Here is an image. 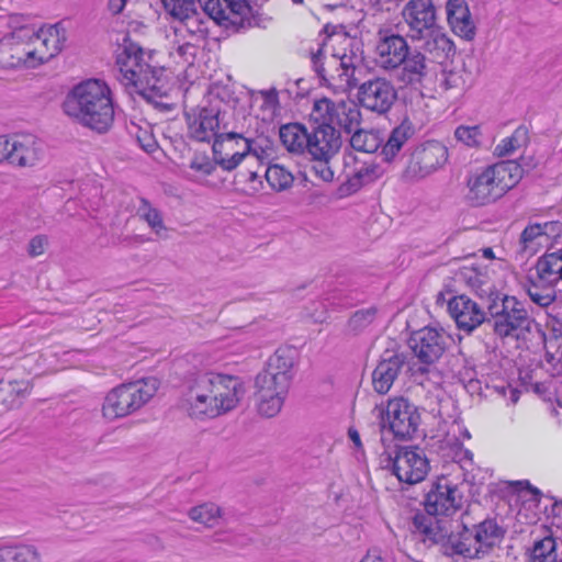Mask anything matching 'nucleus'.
<instances>
[{
    "label": "nucleus",
    "mask_w": 562,
    "mask_h": 562,
    "mask_svg": "<svg viewBox=\"0 0 562 562\" xmlns=\"http://www.w3.org/2000/svg\"><path fill=\"white\" fill-rule=\"evenodd\" d=\"M64 24L41 27L21 25L0 37V67L13 70L37 69L58 56L67 42Z\"/></svg>",
    "instance_id": "f257e3e1"
},
{
    "label": "nucleus",
    "mask_w": 562,
    "mask_h": 562,
    "mask_svg": "<svg viewBox=\"0 0 562 562\" xmlns=\"http://www.w3.org/2000/svg\"><path fill=\"white\" fill-rule=\"evenodd\" d=\"M245 393L240 378L218 371L194 374L182 397V408L196 420L214 419L239 405Z\"/></svg>",
    "instance_id": "f03ea898"
},
{
    "label": "nucleus",
    "mask_w": 562,
    "mask_h": 562,
    "mask_svg": "<svg viewBox=\"0 0 562 562\" xmlns=\"http://www.w3.org/2000/svg\"><path fill=\"white\" fill-rule=\"evenodd\" d=\"M117 65L124 85L134 89L160 112H173L172 88L162 69L151 68L145 53L135 43L125 42L117 55Z\"/></svg>",
    "instance_id": "7ed1b4c3"
},
{
    "label": "nucleus",
    "mask_w": 562,
    "mask_h": 562,
    "mask_svg": "<svg viewBox=\"0 0 562 562\" xmlns=\"http://www.w3.org/2000/svg\"><path fill=\"white\" fill-rule=\"evenodd\" d=\"M294 366V350L281 346L268 357L255 375L252 398L260 416L271 418L282 411L292 383Z\"/></svg>",
    "instance_id": "20e7f679"
},
{
    "label": "nucleus",
    "mask_w": 562,
    "mask_h": 562,
    "mask_svg": "<svg viewBox=\"0 0 562 562\" xmlns=\"http://www.w3.org/2000/svg\"><path fill=\"white\" fill-rule=\"evenodd\" d=\"M63 110L76 123L99 134L113 125L112 92L102 80L89 79L75 86L66 95Z\"/></svg>",
    "instance_id": "39448f33"
},
{
    "label": "nucleus",
    "mask_w": 562,
    "mask_h": 562,
    "mask_svg": "<svg viewBox=\"0 0 562 562\" xmlns=\"http://www.w3.org/2000/svg\"><path fill=\"white\" fill-rule=\"evenodd\" d=\"M160 386L157 376H145L110 389L100 405L101 418L115 423L132 416L156 396Z\"/></svg>",
    "instance_id": "423d86ee"
},
{
    "label": "nucleus",
    "mask_w": 562,
    "mask_h": 562,
    "mask_svg": "<svg viewBox=\"0 0 562 562\" xmlns=\"http://www.w3.org/2000/svg\"><path fill=\"white\" fill-rule=\"evenodd\" d=\"M520 177L519 166L512 161L486 167L469 177L465 198L474 206L492 204L512 190Z\"/></svg>",
    "instance_id": "0eeeda50"
},
{
    "label": "nucleus",
    "mask_w": 562,
    "mask_h": 562,
    "mask_svg": "<svg viewBox=\"0 0 562 562\" xmlns=\"http://www.w3.org/2000/svg\"><path fill=\"white\" fill-rule=\"evenodd\" d=\"M383 437L396 440H411L422 423V414L413 402L404 396H393L374 408Z\"/></svg>",
    "instance_id": "6e6552de"
},
{
    "label": "nucleus",
    "mask_w": 562,
    "mask_h": 562,
    "mask_svg": "<svg viewBox=\"0 0 562 562\" xmlns=\"http://www.w3.org/2000/svg\"><path fill=\"white\" fill-rule=\"evenodd\" d=\"M528 295L540 306H549L555 300L554 288L562 282V252L541 256L528 274Z\"/></svg>",
    "instance_id": "1a4fd4ad"
},
{
    "label": "nucleus",
    "mask_w": 562,
    "mask_h": 562,
    "mask_svg": "<svg viewBox=\"0 0 562 562\" xmlns=\"http://www.w3.org/2000/svg\"><path fill=\"white\" fill-rule=\"evenodd\" d=\"M45 156L42 140L30 133H8L0 135V164L16 169H33Z\"/></svg>",
    "instance_id": "9d476101"
},
{
    "label": "nucleus",
    "mask_w": 562,
    "mask_h": 562,
    "mask_svg": "<svg viewBox=\"0 0 562 562\" xmlns=\"http://www.w3.org/2000/svg\"><path fill=\"white\" fill-rule=\"evenodd\" d=\"M349 43L347 38L339 42L338 47H334V52L328 54L327 46L319 53L317 57V70L322 78L335 88H346L351 85L357 56L352 52H347L346 45Z\"/></svg>",
    "instance_id": "9b49d317"
},
{
    "label": "nucleus",
    "mask_w": 562,
    "mask_h": 562,
    "mask_svg": "<svg viewBox=\"0 0 562 562\" xmlns=\"http://www.w3.org/2000/svg\"><path fill=\"white\" fill-rule=\"evenodd\" d=\"M341 137L335 127H317L308 138L307 149L315 164L313 170L323 181L334 179L331 160L339 154Z\"/></svg>",
    "instance_id": "f8f14e48"
},
{
    "label": "nucleus",
    "mask_w": 562,
    "mask_h": 562,
    "mask_svg": "<svg viewBox=\"0 0 562 562\" xmlns=\"http://www.w3.org/2000/svg\"><path fill=\"white\" fill-rule=\"evenodd\" d=\"M448 160L447 147L437 140H429L416 147L403 170L407 181L425 179L442 168Z\"/></svg>",
    "instance_id": "ddd939ff"
},
{
    "label": "nucleus",
    "mask_w": 562,
    "mask_h": 562,
    "mask_svg": "<svg viewBox=\"0 0 562 562\" xmlns=\"http://www.w3.org/2000/svg\"><path fill=\"white\" fill-rule=\"evenodd\" d=\"M383 168L370 157L349 155L344 162V181L339 186V194L349 196L363 187L383 177Z\"/></svg>",
    "instance_id": "4468645a"
},
{
    "label": "nucleus",
    "mask_w": 562,
    "mask_h": 562,
    "mask_svg": "<svg viewBox=\"0 0 562 562\" xmlns=\"http://www.w3.org/2000/svg\"><path fill=\"white\" fill-rule=\"evenodd\" d=\"M494 330L501 337H519L528 326V314L522 303L515 296H504L490 306Z\"/></svg>",
    "instance_id": "2eb2a0df"
},
{
    "label": "nucleus",
    "mask_w": 562,
    "mask_h": 562,
    "mask_svg": "<svg viewBox=\"0 0 562 562\" xmlns=\"http://www.w3.org/2000/svg\"><path fill=\"white\" fill-rule=\"evenodd\" d=\"M311 120L318 124V127L339 126L351 130L359 124L360 112L351 102H334L323 98L314 102Z\"/></svg>",
    "instance_id": "dca6fc26"
},
{
    "label": "nucleus",
    "mask_w": 562,
    "mask_h": 562,
    "mask_svg": "<svg viewBox=\"0 0 562 562\" xmlns=\"http://www.w3.org/2000/svg\"><path fill=\"white\" fill-rule=\"evenodd\" d=\"M463 501L458 484L446 476L438 477L426 495L425 509L431 516H450L457 513Z\"/></svg>",
    "instance_id": "f3484780"
},
{
    "label": "nucleus",
    "mask_w": 562,
    "mask_h": 562,
    "mask_svg": "<svg viewBox=\"0 0 562 562\" xmlns=\"http://www.w3.org/2000/svg\"><path fill=\"white\" fill-rule=\"evenodd\" d=\"M430 471L426 453L416 447L398 450L393 459V473L400 482L414 485L423 482Z\"/></svg>",
    "instance_id": "a211bd4d"
},
{
    "label": "nucleus",
    "mask_w": 562,
    "mask_h": 562,
    "mask_svg": "<svg viewBox=\"0 0 562 562\" xmlns=\"http://www.w3.org/2000/svg\"><path fill=\"white\" fill-rule=\"evenodd\" d=\"M250 150L247 138L237 133H225L216 136L213 144V157L222 169H235Z\"/></svg>",
    "instance_id": "6ab92c4d"
},
{
    "label": "nucleus",
    "mask_w": 562,
    "mask_h": 562,
    "mask_svg": "<svg viewBox=\"0 0 562 562\" xmlns=\"http://www.w3.org/2000/svg\"><path fill=\"white\" fill-rule=\"evenodd\" d=\"M204 12L225 27L239 26L249 14L245 0H200Z\"/></svg>",
    "instance_id": "aec40b11"
},
{
    "label": "nucleus",
    "mask_w": 562,
    "mask_h": 562,
    "mask_svg": "<svg viewBox=\"0 0 562 562\" xmlns=\"http://www.w3.org/2000/svg\"><path fill=\"white\" fill-rule=\"evenodd\" d=\"M409 346L420 362L430 364L445 351V335L435 328L425 327L413 334Z\"/></svg>",
    "instance_id": "412c9836"
},
{
    "label": "nucleus",
    "mask_w": 562,
    "mask_h": 562,
    "mask_svg": "<svg viewBox=\"0 0 562 562\" xmlns=\"http://www.w3.org/2000/svg\"><path fill=\"white\" fill-rule=\"evenodd\" d=\"M218 115L220 112L215 108L190 109L186 114L189 137L198 142H209L220 127Z\"/></svg>",
    "instance_id": "4be33fe9"
},
{
    "label": "nucleus",
    "mask_w": 562,
    "mask_h": 562,
    "mask_svg": "<svg viewBox=\"0 0 562 562\" xmlns=\"http://www.w3.org/2000/svg\"><path fill=\"white\" fill-rule=\"evenodd\" d=\"M408 56V45L404 37L395 34H380L375 46V63L383 69H395Z\"/></svg>",
    "instance_id": "5701e85b"
},
{
    "label": "nucleus",
    "mask_w": 562,
    "mask_h": 562,
    "mask_svg": "<svg viewBox=\"0 0 562 562\" xmlns=\"http://www.w3.org/2000/svg\"><path fill=\"white\" fill-rule=\"evenodd\" d=\"M33 390L32 380L27 376H18L14 373L0 380V411L11 412L19 409Z\"/></svg>",
    "instance_id": "b1692460"
},
{
    "label": "nucleus",
    "mask_w": 562,
    "mask_h": 562,
    "mask_svg": "<svg viewBox=\"0 0 562 562\" xmlns=\"http://www.w3.org/2000/svg\"><path fill=\"white\" fill-rule=\"evenodd\" d=\"M359 100L364 108L384 113L394 102L395 91L389 81L379 78L360 87Z\"/></svg>",
    "instance_id": "393cba45"
},
{
    "label": "nucleus",
    "mask_w": 562,
    "mask_h": 562,
    "mask_svg": "<svg viewBox=\"0 0 562 562\" xmlns=\"http://www.w3.org/2000/svg\"><path fill=\"white\" fill-rule=\"evenodd\" d=\"M561 233L562 225L558 222L532 224L522 231L520 243L525 250L536 254L541 249L553 247Z\"/></svg>",
    "instance_id": "a878e982"
},
{
    "label": "nucleus",
    "mask_w": 562,
    "mask_h": 562,
    "mask_svg": "<svg viewBox=\"0 0 562 562\" xmlns=\"http://www.w3.org/2000/svg\"><path fill=\"white\" fill-rule=\"evenodd\" d=\"M448 311L458 327L468 331L480 326L485 318V313L477 303L463 294L456 295L448 302Z\"/></svg>",
    "instance_id": "bb28decb"
},
{
    "label": "nucleus",
    "mask_w": 562,
    "mask_h": 562,
    "mask_svg": "<svg viewBox=\"0 0 562 562\" xmlns=\"http://www.w3.org/2000/svg\"><path fill=\"white\" fill-rule=\"evenodd\" d=\"M403 16L411 30L419 35L436 26V12L430 0H411L404 8Z\"/></svg>",
    "instance_id": "cd10ccee"
},
{
    "label": "nucleus",
    "mask_w": 562,
    "mask_h": 562,
    "mask_svg": "<svg viewBox=\"0 0 562 562\" xmlns=\"http://www.w3.org/2000/svg\"><path fill=\"white\" fill-rule=\"evenodd\" d=\"M416 531L424 541L440 543L448 548L450 532L453 531L456 521L450 519H438L436 517H417L414 521Z\"/></svg>",
    "instance_id": "c85d7f7f"
},
{
    "label": "nucleus",
    "mask_w": 562,
    "mask_h": 562,
    "mask_svg": "<svg viewBox=\"0 0 562 562\" xmlns=\"http://www.w3.org/2000/svg\"><path fill=\"white\" fill-rule=\"evenodd\" d=\"M404 363V358L398 353H387L373 371L372 383L374 390L380 394H386Z\"/></svg>",
    "instance_id": "c756f323"
},
{
    "label": "nucleus",
    "mask_w": 562,
    "mask_h": 562,
    "mask_svg": "<svg viewBox=\"0 0 562 562\" xmlns=\"http://www.w3.org/2000/svg\"><path fill=\"white\" fill-rule=\"evenodd\" d=\"M447 18L457 35L465 40L473 37L475 26L465 0H448Z\"/></svg>",
    "instance_id": "7c9ffc66"
},
{
    "label": "nucleus",
    "mask_w": 562,
    "mask_h": 562,
    "mask_svg": "<svg viewBox=\"0 0 562 562\" xmlns=\"http://www.w3.org/2000/svg\"><path fill=\"white\" fill-rule=\"evenodd\" d=\"M187 515L191 522L205 529H213L222 522L225 512L220 504L205 501L191 506Z\"/></svg>",
    "instance_id": "2f4dec72"
},
{
    "label": "nucleus",
    "mask_w": 562,
    "mask_h": 562,
    "mask_svg": "<svg viewBox=\"0 0 562 562\" xmlns=\"http://www.w3.org/2000/svg\"><path fill=\"white\" fill-rule=\"evenodd\" d=\"M480 258L486 262L479 265V277L491 279L497 274L498 270L506 269L508 266V252L502 245H494L479 249Z\"/></svg>",
    "instance_id": "473e14b6"
},
{
    "label": "nucleus",
    "mask_w": 562,
    "mask_h": 562,
    "mask_svg": "<svg viewBox=\"0 0 562 562\" xmlns=\"http://www.w3.org/2000/svg\"><path fill=\"white\" fill-rule=\"evenodd\" d=\"M470 87L463 69H443L436 79V90L448 97L463 94Z\"/></svg>",
    "instance_id": "72a5a7b5"
},
{
    "label": "nucleus",
    "mask_w": 562,
    "mask_h": 562,
    "mask_svg": "<svg viewBox=\"0 0 562 562\" xmlns=\"http://www.w3.org/2000/svg\"><path fill=\"white\" fill-rule=\"evenodd\" d=\"M448 549L471 559L480 558L481 555L477 546L474 543V527L472 529H467L456 521L454 529L450 532Z\"/></svg>",
    "instance_id": "f704fd0d"
},
{
    "label": "nucleus",
    "mask_w": 562,
    "mask_h": 562,
    "mask_svg": "<svg viewBox=\"0 0 562 562\" xmlns=\"http://www.w3.org/2000/svg\"><path fill=\"white\" fill-rule=\"evenodd\" d=\"M502 538L503 531L493 520H485L474 526V543L477 546L480 555L497 546Z\"/></svg>",
    "instance_id": "c9c22d12"
},
{
    "label": "nucleus",
    "mask_w": 562,
    "mask_h": 562,
    "mask_svg": "<svg viewBox=\"0 0 562 562\" xmlns=\"http://www.w3.org/2000/svg\"><path fill=\"white\" fill-rule=\"evenodd\" d=\"M412 134L413 127L407 121L402 122L397 127H395L382 148L384 160L392 161Z\"/></svg>",
    "instance_id": "e433bc0d"
},
{
    "label": "nucleus",
    "mask_w": 562,
    "mask_h": 562,
    "mask_svg": "<svg viewBox=\"0 0 562 562\" xmlns=\"http://www.w3.org/2000/svg\"><path fill=\"white\" fill-rule=\"evenodd\" d=\"M280 138L289 151L301 153L307 147L310 136L302 125L295 123L282 126Z\"/></svg>",
    "instance_id": "4c0bfd02"
},
{
    "label": "nucleus",
    "mask_w": 562,
    "mask_h": 562,
    "mask_svg": "<svg viewBox=\"0 0 562 562\" xmlns=\"http://www.w3.org/2000/svg\"><path fill=\"white\" fill-rule=\"evenodd\" d=\"M166 13L173 20L188 23L198 13L200 0H161Z\"/></svg>",
    "instance_id": "58836bf2"
},
{
    "label": "nucleus",
    "mask_w": 562,
    "mask_h": 562,
    "mask_svg": "<svg viewBox=\"0 0 562 562\" xmlns=\"http://www.w3.org/2000/svg\"><path fill=\"white\" fill-rule=\"evenodd\" d=\"M265 178L270 189L274 192L289 190L295 179L293 172L280 164L270 165L265 172Z\"/></svg>",
    "instance_id": "ea45409f"
},
{
    "label": "nucleus",
    "mask_w": 562,
    "mask_h": 562,
    "mask_svg": "<svg viewBox=\"0 0 562 562\" xmlns=\"http://www.w3.org/2000/svg\"><path fill=\"white\" fill-rule=\"evenodd\" d=\"M1 562H41L37 549L30 544L0 549Z\"/></svg>",
    "instance_id": "a19ab883"
},
{
    "label": "nucleus",
    "mask_w": 562,
    "mask_h": 562,
    "mask_svg": "<svg viewBox=\"0 0 562 562\" xmlns=\"http://www.w3.org/2000/svg\"><path fill=\"white\" fill-rule=\"evenodd\" d=\"M162 159L168 158L172 162L182 160L188 151V145L182 136L171 135L170 130L161 140Z\"/></svg>",
    "instance_id": "79ce46f5"
},
{
    "label": "nucleus",
    "mask_w": 562,
    "mask_h": 562,
    "mask_svg": "<svg viewBox=\"0 0 562 562\" xmlns=\"http://www.w3.org/2000/svg\"><path fill=\"white\" fill-rule=\"evenodd\" d=\"M381 143L382 138L379 133L373 131L360 130L355 132L350 138L351 147L361 153H374Z\"/></svg>",
    "instance_id": "37998d69"
},
{
    "label": "nucleus",
    "mask_w": 562,
    "mask_h": 562,
    "mask_svg": "<svg viewBox=\"0 0 562 562\" xmlns=\"http://www.w3.org/2000/svg\"><path fill=\"white\" fill-rule=\"evenodd\" d=\"M454 137L468 147H479L483 138L482 127L477 124L460 125L454 131Z\"/></svg>",
    "instance_id": "c03bdc74"
},
{
    "label": "nucleus",
    "mask_w": 562,
    "mask_h": 562,
    "mask_svg": "<svg viewBox=\"0 0 562 562\" xmlns=\"http://www.w3.org/2000/svg\"><path fill=\"white\" fill-rule=\"evenodd\" d=\"M217 166L214 158L212 159L203 153H196L190 162V169L195 172L196 177L201 180H206L209 177L213 176Z\"/></svg>",
    "instance_id": "a18cd8bd"
},
{
    "label": "nucleus",
    "mask_w": 562,
    "mask_h": 562,
    "mask_svg": "<svg viewBox=\"0 0 562 562\" xmlns=\"http://www.w3.org/2000/svg\"><path fill=\"white\" fill-rule=\"evenodd\" d=\"M43 356L40 352H32L18 358L14 361L13 370L24 372L26 375L35 374L43 369Z\"/></svg>",
    "instance_id": "49530a36"
},
{
    "label": "nucleus",
    "mask_w": 562,
    "mask_h": 562,
    "mask_svg": "<svg viewBox=\"0 0 562 562\" xmlns=\"http://www.w3.org/2000/svg\"><path fill=\"white\" fill-rule=\"evenodd\" d=\"M426 64L424 56L416 54L406 58L404 75L408 82H418L425 76Z\"/></svg>",
    "instance_id": "de8ad7c7"
},
{
    "label": "nucleus",
    "mask_w": 562,
    "mask_h": 562,
    "mask_svg": "<svg viewBox=\"0 0 562 562\" xmlns=\"http://www.w3.org/2000/svg\"><path fill=\"white\" fill-rule=\"evenodd\" d=\"M238 183L243 191L249 195L258 193L263 187L258 171L250 168L238 173Z\"/></svg>",
    "instance_id": "09e8293b"
},
{
    "label": "nucleus",
    "mask_w": 562,
    "mask_h": 562,
    "mask_svg": "<svg viewBox=\"0 0 562 562\" xmlns=\"http://www.w3.org/2000/svg\"><path fill=\"white\" fill-rule=\"evenodd\" d=\"M137 140L140 147L155 160H162L161 143H157L151 132L147 130H140L137 134Z\"/></svg>",
    "instance_id": "8fccbe9b"
},
{
    "label": "nucleus",
    "mask_w": 562,
    "mask_h": 562,
    "mask_svg": "<svg viewBox=\"0 0 562 562\" xmlns=\"http://www.w3.org/2000/svg\"><path fill=\"white\" fill-rule=\"evenodd\" d=\"M142 217L147 222L155 234L161 235L166 231L162 217L157 210L147 207L143 211Z\"/></svg>",
    "instance_id": "3c124183"
},
{
    "label": "nucleus",
    "mask_w": 562,
    "mask_h": 562,
    "mask_svg": "<svg viewBox=\"0 0 562 562\" xmlns=\"http://www.w3.org/2000/svg\"><path fill=\"white\" fill-rule=\"evenodd\" d=\"M374 315H375V311L371 310V308L358 311L349 319L348 326L352 330H358L361 327L371 323L374 318Z\"/></svg>",
    "instance_id": "603ef678"
},
{
    "label": "nucleus",
    "mask_w": 562,
    "mask_h": 562,
    "mask_svg": "<svg viewBox=\"0 0 562 562\" xmlns=\"http://www.w3.org/2000/svg\"><path fill=\"white\" fill-rule=\"evenodd\" d=\"M48 247V239L46 236L36 235L32 237L27 244V254L32 258L41 257L45 254Z\"/></svg>",
    "instance_id": "864d4df0"
},
{
    "label": "nucleus",
    "mask_w": 562,
    "mask_h": 562,
    "mask_svg": "<svg viewBox=\"0 0 562 562\" xmlns=\"http://www.w3.org/2000/svg\"><path fill=\"white\" fill-rule=\"evenodd\" d=\"M359 562H386L383 552L376 548L370 549Z\"/></svg>",
    "instance_id": "5fc2aeb1"
},
{
    "label": "nucleus",
    "mask_w": 562,
    "mask_h": 562,
    "mask_svg": "<svg viewBox=\"0 0 562 562\" xmlns=\"http://www.w3.org/2000/svg\"><path fill=\"white\" fill-rule=\"evenodd\" d=\"M126 1L127 0H109L108 9L114 15L120 14L124 10Z\"/></svg>",
    "instance_id": "6e6d98bb"
},
{
    "label": "nucleus",
    "mask_w": 562,
    "mask_h": 562,
    "mask_svg": "<svg viewBox=\"0 0 562 562\" xmlns=\"http://www.w3.org/2000/svg\"><path fill=\"white\" fill-rule=\"evenodd\" d=\"M348 438L353 443V447L357 450H362L363 446H362L361 437H360V434H359V431L357 429L350 427L348 429Z\"/></svg>",
    "instance_id": "4d7b16f0"
},
{
    "label": "nucleus",
    "mask_w": 562,
    "mask_h": 562,
    "mask_svg": "<svg viewBox=\"0 0 562 562\" xmlns=\"http://www.w3.org/2000/svg\"><path fill=\"white\" fill-rule=\"evenodd\" d=\"M189 32L193 35H196L198 37H204L205 36V29L203 27V23L200 22L196 30L189 27Z\"/></svg>",
    "instance_id": "13d9d810"
},
{
    "label": "nucleus",
    "mask_w": 562,
    "mask_h": 562,
    "mask_svg": "<svg viewBox=\"0 0 562 562\" xmlns=\"http://www.w3.org/2000/svg\"><path fill=\"white\" fill-rule=\"evenodd\" d=\"M193 49V46H191L190 44H186V45H182L179 47V53L181 55H186L187 53H190L192 54V50Z\"/></svg>",
    "instance_id": "bf43d9fd"
}]
</instances>
